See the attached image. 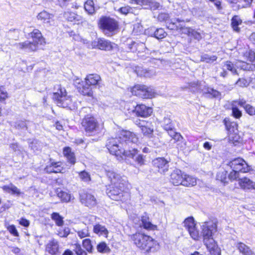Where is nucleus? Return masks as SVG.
<instances>
[{
	"label": "nucleus",
	"mask_w": 255,
	"mask_h": 255,
	"mask_svg": "<svg viewBox=\"0 0 255 255\" xmlns=\"http://www.w3.org/2000/svg\"><path fill=\"white\" fill-rule=\"evenodd\" d=\"M26 123L25 121H19L16 124V127L18 129L26 128Z\"/></svg>",
	"instance_id": "0e129e2a"
},
{
	"label": "nucleus",
	"mask_w": 255,
	"mask_h": 255,
	"mask_svg": "<svg viewBox=\"0 0 255 255\" xmlns=\"http://www.w3.org/2000/svg\"><path fill=\"white\" fill-rule=\"evenodd\" d=\"M77 235L80 239H83L85 237H89L90 234L87 229H84L78 231L77 232Z\"/></svg>",
	"instance_id": "6e6d98bb"
},
{
	"label": "nucleus",
	"mask_w": 255,
	"mask_h": 255,
	"mask_svg": "<svg viewBox=\"0 0 255 255\" xmlns=\"http://www.w3.org/2000/svg\"><path fill=\"white\" fill-rule=\"evenodd\" d=\"M140 221L141 222L142 227L147 231H156L158 230V227L154 225L149 221V218L147 215L141 216Z\"/></svg>",
	"instance_id": "5701e85b"
},
{
	"label": "nucleus",
	"mask_w": 255,
	"mask_h": 255,
	"mask_svg": "<svg viewBox=\"0 0 255 255\" xmlns=\"http://www.w3.org/2000/svg\"><path fill=\"white\" fill-rule=\"evenodd\" d=\"M182 185L185 187H193L197 184V178L193 176L186 174L184 172Z\"/></svg>",
	"instance_id": "a878e982"
},
{
	"label": "nucleus",
	"mask_w": 255,
	"mask_h": 255,
	"mask_svg": "<svg viewBox=\"0 0 255 255\" xmlns=\"http://www.w3.org/2000/svg\"><path fill=\"white\" fill-rule=\"evenodd\" d=\"M8 232L13 237H18L19 234L14 225H9L6 227Z\"/></svg>",
	"instance_id": "de8ad7c7"
},
{
	"label": "nucleus",
	"mask_w": 255,
	"mask_h": 255,
	"mask_svg": "<svg viewBox=\"0 0 255 255\" xmlns=\"http://www.w3.org/2000/svg\"><path fill=\"white\" fill-rule=\"evenodd\" d=\"M70 233V230L69 228L66 227L60 229L57 233V235L60 238H66Z\"/></svg>",
	"instance_id": "864d4df0"
},
{
	"label": "nucleus",
	"mask_w": 255,
	"mask_h": 255,
	"mask_svg": "<svg viewBox=\"0 0 255 255\" xmlns=\"http://www.w3.org/2000/svg\"><path fill=\"white\" fill-rule=\"evenodd\" d=\"M102 79L97 74H90L85 78V82L80 78H76L74 80L73 84L79 92L84 96L92 97L93 96V87L101 86Z\"/></svg>",
	"instance_id": "39448f33"
},
{
	"label": "nucleus",
	"mask_w": 255,
	"mask_h": 255,
	"mask_svg": "<svg viewBox=\"0 0 255 255\" xmlns=\"http://www.w3.org/2000/svg\"><path fill=\"white\" fill-rule=\"evenodd\" d=\"M160 5V4L153 0H148V4L145 6V8H149L152 10H155L159 8Z\"/></svg>",
	"instance_id": "3c124183"
},
{
	"label": "nucleus",
	"mask_w": 255,
	"mask_h": 255,
	"mask_svg": "<svg viewBox=\"0 0 255 255\" xmlns=\"http://www.w3.org/2000/svg\"><path fill=\"white\" fill-rule=\"evenodd\" d=\"M236 84L241 87H246L248 86L249 83L246 79L239 78L236 82Z\"/></svg>",
	"instance_id": "bf43d9fd"
},
{
	"label": "nucleus",
	"mask_w": 255,
	"mask_h": 255,
	"mask_svg": "<svg viewBox=\"0 0 255 255\" xmlns=\"http://www.w3.org/2000/svg\"><path fill=\"white\" fill-rule=\"evenodd\" d=\"M238 183L241 188L243 190H251L254 188V182L247 177L239 178Z\"/></svg>",
	"instance_id": "393cba45"
},
{
	"label": "nucleus",
	"mask_w": 255,
	"mask_h": 255,
	"mask_svg": "<svg viewBox=\"0 0 255 255\" xmlns=\"http://www.w3.org/2000/svg\"><path fill=\"white\" fill-rule=\"evenodd\" d=\"M57 91L53 93V99L58 106L64 108H68L71 110L75 109V106L72 102L70 96L67 95L64 88L61 86H58Z\"/></svg>",
	"instance_id": "6e6552de"
},
{
	"label": "nucleus",
	"mask_w": 255,
	"mask_h": 255,
	"mask_svg": "<svg viewBox=\"0 0 255 255\" xmlns=\"http://www.w3.org/2000/svg\"><path fill=\"white\" fill-rule=\"evenodd\" d=\"M161 126L164 129H170L173 128L170 119L164 117L161 122Z\"/></svg>",
	"instance_id": "a18cd8bd"
},
{
	"label": "nucleus",
	"mask_w": 255,
	"mask_h": 255,
	"mask_svg": "<svg viewBox=\"0 0 255 255\" xmlns=\"http://www.w3.org/2000/svg\"><path fill=\"white\" fill-rule=\"evenodd\" d=\"M53 15L50 14L47 11L43 10L38 14L37 16V19L40 20L44 23H45L48 25H50L53 24Z\"/></svg>",
	"instance_id": "4be33fe9"
},
{
	"label": "nucleus",
	"mask_w": 255,
	"mask_h": 255,
	"mask_svg": "<svg viewBox=\"0 0 255 255\" xmlns=\"http://www.w3.org/2000/svg\"><path fill=\"white\" fill-rule=\"evenodd\" d=\"M131 110L137 117L144 118L150 116L152 113V108L143 104L137 105L136 106H132Z\"/></svg>",
	"instance_id": "dca6fc26"
},
{
	"label": "nucleus",
	"mask_w": 255,
	"mask_h": 255,
	"mask_svg": "<svg viewBox=\"0 0 255 255\" xmlns=\"http://www.w3.org/2000/svg\"><path fill=\"white\" fill-rule=\"evenodd\" d=\"M41 146V143L36 139L33 140L29 144V147L34 152L40 150Z\"/></svg>",
	"instance_id": "c03bdc74"
},
{
	"label": "nucleus",
	"mask_w": 255,
	"mask_h": 255,
	"mask_svg": "<svg viewBox=\"0 0 255 255\" xmlns=\"http://www.w3.org/2000/svg\"><path fill=\"white\" fill-rule=\"evenodd\" d=\"M238 1L241 3L240 6L243 7H247L252 3L253 0H238Z\"/></svg>",
	"instance_id": "680f3d73"
},
{
	"label": "nucleus",
	"mask_w": 255,
	"mask_h": 255,
	"mask_svg": "<svg viewBox=\"0 0 255 255\" xmlns=\"http://www.w3.org/2000/svg\"><path fill=\"white\" fill-rule=\"evenodd\" d=\"M110 183L106 186V193L112 200L125 203L130 200L131 192L128 181L119 174L108 173Z\"/></svg>",
	"instance_id": "7ed1b4c3"
},
{
	"label": "nucleus",
	"mask_w": 255,
	"mask_h": 255,
	"mask_svg": "<svg viewBox=\"0 0 255 255\" xmlns=\"http://www.w3.org/2000/svg\"><path fill=\"white\" fill-rule=\"evenodd\" d=\"M74 252L76 255H88L87 252L82 249L81 245L79 243L74 244Z\"/></svg>",
	"instance_id": "37998d69"
},
{
	"label": "nucleus",
	"mask_w": 255,
	"mask_h": 255,
	"mask_svg": "<svg viewBox=\"0 0 255 255\" xmlns=\"http://www.w3.org/2000/svg\"><path fill=\"white\" fill-rule=\"evenodd\" d=\"M133 92L135 94L144 99L152 98L154 96V90L151 87L145 85H137L134 88Z\"/></svg>",
	"instance_id": "ddd939ff"
},
{
	"label": "nucleus",
	"mask_w": 255,
	"mask_h": 255,
	"mask_svg": "<svg viewBox=\"0 0 255 255\" xmlns=\"http://www.w3.org/2000/svg\"><path fill=\"white\" fill-rule=\"evenodd\" d=\"M55 193L61 203H68L72 202L74 199L73 195L68 190H63L60 188H57L55 190Z\"/></svg>",
	"instance_id": "6ab92c4d"
},
{
	"label": "nucleus",
	"mask_w": 255,
	"mask_h": 255,
	"mask_svg": "<svg viewBox=\"0 0 255 255\" xmlns=\"http://www.w3.org/2000/svg\"><path fill=\"white\" fill-rule=\"evenodd\" d=\"M225 122L227 129L230 131H234L235 127L237 126L236 124L234 123H227L225 120Z\"/></svg>",
	"instance_id": "e2e57ef3"
},
{
	"label": "nucleus",
	"mask_w": 255,
	"mask_h": 255,
	"mask_svg": "<svg viewBox=\"0 0 255 255\" xmlns=\"http://www.w3.org/2000/svg\"><path fill=\"white\" fill-rule=\"evenodd\" d=\"M211 2L213 3L216 8L218 9L222 8L221 6V2L219 0H209Z\"/></svg>",
	"instance_id": "338daca9"
},
{
	"label": "nucleus",
	"mask_w": 255,
	"mask_h": 255,
	"mask_svg": "<svg viewBox=\"0 0 255 255\" xmlns=\"http://www.w3.org/2000/svg\"><path fill=\"white\" fill-rule=\"evenodd\" d=\"M204 93L209 94L212 96V97L216 98H220L221 95V93L219 91L209 87L206 89Z\"/></svg>",
	"instance_id": "49530a36"
},
{
	"label": "nucleus",
	"mask_w": 255,
	"mask_h": 255,
	"mask_svg": "<svg viewBox=\"0 0 255 255\" xmlns=\"http://www.w3.org/2000/svg\"><path fill=\"white\" fill-rule=\"evenodd\" d=\"M29 34L32 38V41L27 40L16 44L15 45L17 48L35 51L38 48L39 45H42L44 42L42 34L38 29H34Z\"/></svg>",
	"instance_id": "0eeeda50"
},
{
	"label": "nucleus",
	"mask_w": 255,
	"mask_h": 255,
	"mask_svg": "<svg viewBox=\"0 0 255 255\" xmlns=\"http://www.w3.org/2000/svg\"><path fill=\"white\" fill-rule=\"evenodd\" d=\"M179 23L180 27L178 30H180L182 33L187 34L189 37L199 41L202 38L201 34L197 31L188 27H185L183 23Z\"/></svg>",
	"instance_id": "a211bd4d"
},
{
	"label": "nucleus",
	"mask_w": 255,
	"mask_h": 255,
	"mask_svg": "<svg viewBox=\"0 0 255 255\" xmlns=\"http://www.w3.org/2000/svg\"><path fill=\"white\" fill-rule=\"evenodd\" d=\"M18 224L24 227H28L30 225V222L28 220L26 219V218L24 217H21L19 219L18 221Z\"/></svg>",
	"instance_id": "052dcab7"
},
{
	"label": "nucleus",
	"mask_w": 255,
	"mask_h": 255,
	"mask_svg": "<svg viewBox=\"0 0 255 255\" xmlns=\"http://www.w3.org/2000/svg\"><path fill=\"white\" fill-rule=\"evenodd\" d=\"M134 71L137 76L140 77H150L154 74V71L148 70L140 66L136 67Z\"/></svg>",
	"instance_id": "c85d7f7f"
},
{
	"label": "nucleus",
	"mask_w": 255,
	"mask_h": 255,
	"mask_svg": "<svg viewBox=\"0 0 255 255\" xmlns=\"http://www.w3.org/2000/svg\"><path fill=\"white\" fill-rule=\"evenodd\" d=\"M216 179L223 183L224 185L228 184V172L227 171H223L219 172L216 175Z\"/></svg>",
	"instance_id": "c9c22d12"
},
{
	"label": "nucleus",
	"mask_w": 255,
	"mask_h": 255,
	"mask_svg": "<svg viewBox=\"0 0 255 255\" xmlns=\"http://www.w3.org/2000/svg\"><path fill=\"white\" fill-rule=\"evenodd\" d=\"M63 153L67 159H75L74 153L72 151V149L69 147H65L63 148Z\"/></svg>",
	"instance_id": "79ce46f5"
},
{
	"label": "nucleus",
	"mask_w": 255,
	"mask_h": 255,
	"mask_svg": "<svg viewBox=\"0 0 255 255\" xmlns=\"http://www.w3.org/2000/svg\"><path fill=\"white\" fill-rule=\"evenodd\" d=\"M242 22V20L238 15L233 16L232 19V25L234 30L239 31V28L238 26Z\"/></svg>",
	"instance_id": "ea45409f"
},
{
	"label": "nucleus",
	"mask_w": 255,
	"mask_h": 255,
	"mask_svg": "<svg viewBox=\"0 0 255 255\" xmlns=\"http://www.w3.org/2000/svg\"><path fill=\"white\" fill-rule=\"evenodd\" d=\"M130 239L137 249L146 253L153 252L158 246L154 238L141 231H137L131 235Z\"/></svg>",
	"instance_id": "20e7f679"
},
{
	"label": "nucleus",
	"mask_w": 255,
	"mask_h": 255,
	"mask_svg": "<svg viewBox=\"0 0 255 255\" xmlns=\"http://www.w3.org/2000/svg\"><path fill=\"white\" fill-rule=\"evenodd\" d=\"M79 176L81 181L84 182H90L91 181L90 174L85 170L79 172Z\"/></svg>",
	"instance_id": "a19ab883"
},
{
	"label": "nucleus",
	"mask_w": 255,
	"mask_h": 255,
	"mask_svg": "<svg viewBox=\"0 0 255 255\" xmlns=\"http://www.w3.org/2000/svg\"><path fill=\"white\" fill-rule=\"evenodd\" d=\"M138 138L133 132L128 130H120L116 137L109 138L106 146L111 154L122 157L143 159L142 155L138 154V151L132 145L137 144Z\"/></svg>",
	"instance_id": "f03ea898"
},
{
	"label": "nucleus",
	"mask_w": 255,
	"mask_h": 255,
	"mask_svg": "<svg viewBox=\"0 0 255 255\" xmlns=\"http://www.w3.org/2000/svg\"><path fill=\"white\" fill-rule=\"evenodd\" d=\"M154 166L156 168L158 171L161 173H164L168 169V160H153Z\"/></svg>",
	"instance_id": "cd10ccee"
},
{
	"label": "nucleus",
	"mask_w": 255,
	"mask_h": 255,
	"mask_svg": "<svg viewBox=\"0 0 255 255\" xmlns=\"http://www.w3.org/2000/svg\"><path fill=\"white\" fill-rule=\"evenodd\" d=\"M137 44L134 41H131L130 43L128 44V49L132 52L136 50V46Z\"/></svg>",
	"instance_id": "69168bd1"
},
{
	"label": "nucleus",
	"mask_w": 255,
	"mask_h": 255,
	"mask_svg": "<svg viewBox=\"0 0 255 255\" xmlns=\"http://www.w3.org/2000/svg\"><path fill=\"white\" fill-rule=\"evenodd\" d=\"M97 250L98 252L101 254H108L111 252L110 247L107 245L105 242L102 241L97 245Z\"/></svg>",
	"instance_id": "2f4dec72"
},
{
	"label": "nucleus",
	"mask_w": 255,
	"mask_h": 255,
	"mask_svg": "<svg viewBox=\"0 0 255 255\" xmlns=\"http://www.w3.org/2000/svg\"><path fill=\"white\" fill-rule=\"evenodd\" d=\"M223 66L225 69L230 71L233 74H238L236 69L234 67L233 64L231 61H226Z\"/></svg>",
	"instance_id": "8fccbe9b"
},
{
	"label": "nucleus",
	"mask_w": 255,
	"mask_h": 255,
	"mask_svg": "<svg viewBox=\"0 0 255 255\" xmlns=\"http://www.w3.org/2000/svg\"><path fill=\"white\" fill-rule=\"evenodd\" d=\"M157 19L160 21H165L167 28L171 30H178L179 27H180L179 23L184 21L179 19H169L168 14L166 13H160L158 16Z\"/></svg>",
	"instance_id": "f8f14e48"
},
{
	"label": "nucleus",
	"mask_w": 255,
	"mask_h": 255,
	"mask_svg": "<svg viewBox=\"0 0 255 255\" xmlns=\"http://www.w3.org/2000/svg\"><path fill=\"white\" fill-rule=\"evenodd\" d=\"M184 172L179 169H175L170 174L169 181L174 186L181 185L183 181Z\"/></svg>",
	"instance_id": "aec40b11"
},
{
	"label": "nucleus",
	"mask_w": 255,
	"mask_h": 255,
	"mask_svg": "<svg viewBox=\"0 0 255 255\" xmlns=\"http://www.w3.org/2000/svg\"><path fill=\"white\" fill-rule=\"evenodd\" d=\"M51 218L53 220L55 224L59 227L62 226L64 224L63 218L57 212H53L51 214Z\"/></svg>",
	"instance_id": "f704fd0d"
},
{
	"label": "nucleus",
	"mask_w": 255,
	"mask_h": 255,
	"mask_svg": "<svg viewBox=\"0 0 255 255\" xmlns=\"http://www.w3.org/2000/svg\"><path fill=\"white\" fill-rule=\"evenodd\" d=\"M98 25L103 33L108 37L116 34L119 29L118 22L110 16H102L98 21Z\"/></svg>",
	"instance_id": "423d86ee"
},
{
	"label": "nucleus",
	"mask_w": 255,
	"mask_h": 255,
	"mask_svg": "<svg viewBox=\"0 0 255 255\" xmlns=\"http://www.w3.org/2000/svg\"><path fill=\"white\" fill-rule=\"evenodd\" d=\"M79 200L82 204L90 208L95 206L97 203L94 195L88 191H83L80 193Z\"/></svg>",
	"instance_id": "2eb2a0df"
},
{
	"label": "nucleus",
	"mask_w": 255,
	"mask_h": 255,
	"mask_svg": "<svg viewBox=\"0 0 255 255\" xmlns=\"http://www.w3.org/2000/svg\"><path fill=\"white\" fill-rule=\"evenodd\" d=\"M81 124L86 134L89 136L95 135L101 132V128L96 120L90 115L86 116Z\"/></svg>",
	"instance_id": "1a4fd4ad"
},
{
	"label": "nucleus",
	"mask_w": 255,
	"mask_h": 255,
	"mask_svg": "<svg viewBox=\"0 0 255 255\" xmlns=\"http://www.w3.org/2000/svg\"><path fill=\"white\" fill-rule=\"evenodd\" d=\"M92 45L94 48L105 51H110L117 48V45L111 42L104 38L96 39L92 42Z\"/></svg>",
	"instance_id": "9b49d317"
},
{
	"label": "nucleus",
	"mask_w": 255,
	"mask_h": 255,
	"mask_svg": "<svg viewBox=\"0 0 255 255\" xmlns=\"http://www.w3.org/2000/svg\"><path fill=\"white\" fill-rule=\"evenodd\" d=\"M244 59L250 62L255 61V52L252 50L247 51L244 54Z\"/></svg>",
	"instance_id": "09e8293b"
},
{
	"label": "nucleus",
	"mask_w": 255,
	"mask_h": 255,
	"mask_svg": "<svg viewBox=\"0 0 255 255\" xmlns=\"http://www.w3.org/2000/svg\"><path fill=\"white\" fill-rule=\"evenodd\" d=\"M7 97L8 94L7 92L4 90L3 87H1L0 88V102H2L4 101Z\"/></svg>",
	"instance_id": "4d7b16f0"
},
{
	"label": "nucleus",
	"mask_w": 255,
	"mask_h": 255,
	"mask_svg": "<svg viewBox=\"0 0 255 255\" xmlns=\"http://www.w3.org/2000/svg\"><path fill=\"white\" fill-rule=\"evenodd\" d=\"M241 162L235 163L237 166L235 168L238 170H232L229 174L228 173V181L233 182L238 180L239 175V172L247 173L252 170V167L248 165L246 162V160H240Z\"/></svg>",
	"instance_id": "9d476101"
},
{
	"label": "nucleus",
	"mask_w": 255,
	"mask_h": 255,
	"mask_svg": "<svg viewBox=\"0 0 255 255\" xmlns=\"http://www.w3.org/2000/svg\"><path fill=\"white\" fill-rule=\"evenodd\" d=\"M134 123L141 128V130L144 135L149 136L152 134L153 129L151 122L137 119L135 120Z\"/></svg>",
	"instance_id": "f3484780"
},
{
	"label": "nucleus",
	"mask_w": 255,
	"mask_h": 255,
	"mask_svg": "<svg viewBox=\"0 0 255 255\" xmlns=\"http://www.w3.org/2000/svg\"><path fill=\"white\" fill-rule=\"evenodd\" d=\"M238 101H234L231 103L233 116L236 118H239L242 116V112L237 107L238 105Z\"/></svg>",
	"instance_id": "e433bc0d"
},
{
	"label": "nucleus",
	"mask_w": 255,
	"mask_h": 255,
	"mask_svg": "<svg viewBox=\"0 0 255 255\" xmlns=\"http://www.w3.org/2000/svg\"><path fill=\"white\" fill-rule=\"evenodd\" d=\"M63 169V168L62 166V163L60 161L57 162H51L50 164L46 165L44 169L45 172L49 174L52 173H60Z\"/></svg>",
	"instance_id": "412c9836"
},
{
	"label": "nucleus",
	"mask_w": 255,
	"mask_h": 255,
	"mask_svg": "<svg viewBox=\"0 0 255 255\" xmlns=\"http://www.w3.org/2000/svg\"><path fill=\"white\" fill-rule=\"evenodd\" d=\"M12 194L20 195V192L19 190L14 185H11L10 187V191Z\"/></svg>",
	"instance_id": "774afa93"
},
{
	"label": "nucleus",
	"mask_w": 255,
	"mask_h": 255,
	"mask_svg": "<svg viewBox=\"0 0 255 255\" xmlns=\"http://www.w3.org/2000/svg\"><path fill=\"white\" fill-rule=\"evenodd\" d=\"M165 130L168 131V134L175 139L176 141L179 142L183 139L182 136L179 133L176 132L173 130V127L170 129Z\"/></svg>",
	"instance_id": "58836bf2"
},
{
	"label": "nucleus",
	"mask_w": 255,
	"mask_h": 255,
	"mask_svg": "<svg viewBox=\"0 0 255 255\" xmlns=\"http://www.w3.org/2000/svg\"><path fill=\"white\" fill-rule=\"evenodd\" d=\"M93 232L99 236H104L106 238L109 237V231L105 226L97 223L93 226Z\"/></svg>",
	"instance_id": "b1692460"
},
{
	"label": "nucleus",
	"mask_w": 255,
	"mask_h": 255,
	"mask_svg": "<svg viewBox=\"0 0 255 255\" xmlns=\"http://www.w3.org/2000/svg\"><path fill=\"white\" fill-rule=\"evenodd\" d=\"M238 105L243 107L246 112L250 115L252 116L255 115V108L250 105L246 104V101L244 100H239Z\"/></svg>",
	"instance_id": "7c9ffc66"
},
{
	"label": "nucleus",
	"mask_w": 255,
	"mask_h": 255,
	"mask_svg": "<svg viewBox=\"0 0 255 255\" xmlns=\"http://www.w3.org/2000/svg\"><path fill=\"white\" fill-rule=\"evenodd\" d=\"M217 59V57L215 55L204 54L201 56V61L207 63L213 62L216 61Z\"/></svg>",
	"instance_id": "603ef678"
},
{
	"label": "nucleus",
	"mask_w": 255,
	"mask_h": 255,
	"mask_svg": "<svg viewBox=\"0 0 255 255\" xmlns=\"http://www.w3.org/2000/svg\"><path fill=\"white\" fill-rule=\"evenodd\" d=\"M183 227L194 241H198L202 237L203 244L210 255H221V250L213 237L214 233L217 231L218 228V221L216 220L210 219L204 222L201 227V232L192 216L184 219Z\"/></svg>",
	"instance_id": "f257e3e1"
},
{
	"label": "nucleus",
	"mask_w": 255,
	"mask_h": 255,
	"mask_svg": "<svg viewBox=\"0 0 255 255\" xmlns=\"http://www.w3.org/2000/svg\"><path fill=\"white\" fill-rule=\"evenodd\" d=\"M64 16L68 21L74 22L77 24H79L81 20V17L72 12H65Z\"/></svg>",
	"instance_id": "c756f323"
},
{
	"label": "nucleus",
	"mask_w": 255,
	"mask_h": 255,
	"mask_svg": "<svg viewBox=\"0 0 255 255\" xmlns=\"http://www.w3.org/2000/svg\"><path fill=\"white\" fill-rule=\"evenodd\" d=\"M148 0H130L129 2L131 4H135L145 6L148 4Z\"/></svg>",
	"instance_id": "13d9d810"
},
{
	"label": "nucleus",
	"mask_w": 255,
	"mask_h": 255,
	"mask_svg": "<svg viewBox=\"0 0 255 255\" xmlns=\"http://www.w3.org/2000/svg\"><path fill=\"white\" fill-rule=\"evenodd\" d=\"M132 9L128 5H126L118 9L117 11L121 14L126 15L131 12Z\"/></svg>",
	"instance_id": "5fc2aeb1"
},
{
	"label": "nucleus",
	"mask_w": 255,
	"mask_h": 255,
	"mask_svg": "<svg viewBox=\"0 0 255 255\" xmlns=\"http://www.w3.org/2000/svg\"><path fill=\"white\" fill-rule=\"evenodd\" d=\"M82 246L88 253H93V246L92 244V241L90 239L87 238L84 239L82 241Z\"/></svg>",
	"instance_id": "4c0bfd02"
},
{
	"label": "nucleus",
	"mask_w": 255,
	"mask_h": 255,
	"mask_svg": "<svg viewBox=\"0 0 255 255\" xmlns=\"http://www.w3.org/2000/svg\"><path fill=\"white\" fill-rule=\"evenodd\" d=\"M84 8L85 11L90 15H92L95 13V7L94 3L92 0H87L84 4Z\"/></svg>",
	"instance_id": "72a5a7b5"
},
{
	"label": "nucleus",
	"mask_w": 255,
	"mask_h": 255,
	"mask_svg": "<svg viewBox=\"0 0 255 255\" xmlns=\"http://www.w3.org/2000/svg\"><path fill=\"white\" fill-rule=\"evenodd\" d=\"M151 36H154L156 38L159 39H162L166 35V33L163 28H158L155 30L154 28H151Z\"/></svg>",
	"instance_id": "473e14b6"
},
{
	"label": "nucleus",
	"mask_w": 255,
	"mask_h": 255,
	"mask_svg": "<svg viewBox=\"0 0 255 255\" xmlns=\"http://www.w3.org/2000/svg\"><path fill=\"white\" fill-rule=\"evenodd\" d=\"M236 247L240 253L243 255H255L250 248L242 242H238Z\"/></svg>",
	"instance_id": "bb28decb"
},
{
	"label": "nucleus",
	"mask_w": 255,
	"mask_h": 255,
	"mask_svg": "<svg viewBox=\"0 0 255 255\" xmlns=\"http://www.w3.org/2000/svg\"><path fill=\"white\" fill-rule=\"evenodd\" d=\"M45 252L49 255H61V247L59 242L54 239L45 245Z\"/></svg>",
	"instance_id": "4468645a"
}]
</instances>
